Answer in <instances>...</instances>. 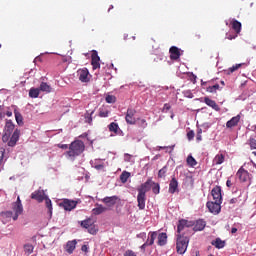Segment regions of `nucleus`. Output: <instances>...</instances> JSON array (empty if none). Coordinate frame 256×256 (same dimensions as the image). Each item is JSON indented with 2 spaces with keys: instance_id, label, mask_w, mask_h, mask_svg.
<instances>
[{
  "instance_id": "09e8293b",
  "label": "nucleus",
  "mask_w": 256,
  "mask_h": 256,
  "mask_svg": "<svg viewBox=\"0 0 256 256\" xmlns=\"http://www.w3.org/2000/svg\"><path fill=\"white\" fill-rule=\"evenodd\" d=\"M249 145L251 149H256V139L255 138H250L249 139Z\"/></svg>"
},
{
  "instance_id": "6ab92c4d",
  "label": "nucleus",
  "mask_w": 256,
  "mask_h": 256,
  "mask_svg": "<svg viewBox=\"0 0 256 256\" xmlns=\"http://www.w3.org/2000/svg\"><path fill=\"white\" fill-rule=\"evenodd\" d=\"M145 201H147V194H141L138 192L137 203L138 209H140V211H143V209H145Z\"/></svg>"
},
{
  "instance_id": "473e14b6",
  "label": "nucleus",
  "mask_w": 256,
  "mask_h": 256,
  "mask_svg": "<svg viewBox=\"0 0 256 256\" xmlns=\"http://www.w3.org/2000/svg\"><path fill=\"white\" fill-rule=\"evenodd\" d=\"M129 177H131V173L127 171H123L120 175L121 183H127V181L129 180Z\"/></svg>"
},
{
  "instance_id": "37998d69",
  "label": "nucleus",
  "mask_w": 256,
  "mask_h": 256,
  "mask_svg": "<svg viewBox=\"0 0 256 256\" xmlns=\"http://www.w3.org/2000/svg\"><path fill=\"white\" fill-rule=\"evenodd\" d=\"M33 249L34 247L31 244L24 245V251L25 253H28V255H31V253H33Z\"/></svg>"
},
{
  "instance_id": "4d7b16f0",
  "label": "nucleus",
  "mask_w": 256,
  "mask_h": 256,
  "mask_svg": "<svg viewBox=\"0 0 256 256\" xmlns=\"http://www.w3.org/2000/svg\"><path fill=\"white\" fill-rule=\"evenodd\" d=\"M105 166L103 164H98L95 166V169H97L98 171H100L101 169H104Z\"/></svg>"
},
{
  "instance_id": "b1692460",
  "label": "nucleus",
  "mask_w": 256,
  "mask_h": 256,
  "mask_svg": "<svg viewBox=\"0 0 256 256\" xmlns=\"http://www.w3.org/2000/svg\"><path fill=\"white\" fill-rule=\"evenodd\" d=\"M204 103H206L208 107L214 109V111H221V108L219 107L217 102H215V100L210 99L209 97H204Z\"/></svg>"
},
{
  "instance_id": "8fccbe9b",
  "label": "nucleus",
  "mask_w": 256,
  "mask_h": 256,
  "mask_svg": "<svg viewBox=\"0 0 256 256\" xmlns=\"http://www.w3.org/2000/svg\"><path fill=\"white\" fill-rule=\"evenodd\" d=\"M237 33L236 34H226V39H228L229 41H233V39H237Z\"/></svg>"
},
{
  "instance_id": "de8ad7c7",
  "label": "nucleus",
  "mask_w": 256,
  "mask_h": 256,
  "mask_svg": "<svg viewBox=\"0 0 256 256\" xmlns=\"http://www.w3.org/2000/svg\"><path fill=\"white\" fill-rule=\"evenodd\" d=\"M195 138V132L190 130L188 133H187V139L188 141H193V139Z\"/></svg>"
},
{
  "instance_id": "7c9ffc66",
  "label": "nucleus",
  "mask_w": 256,
  "mask_h": 256,
  "mask_svg": "<svg viewBox=\"0 0 256 256\" xmlns=\"http://www.w3.org/2000/svg\"><path fill=\"white\" fill-rule=\"evenodd\" d=\"M40 91L44 93H51L52 88L47 84V82H42L39 87Z\"/></svg>"
},
{
  "instance_id": "603ef678",
  "label": "nucleus",
  "mask_w": 256,
  "mask_h": 256,
  "mask_svg": "<svg viewBox=\"0 0 256 256\" xmlns=\"http://www.w3.org/2000/svg\"><path fill=\"white\" fill-rule=\"evenodd\" d=\"M137 238L145 240L147 239V233L141 232L140 234H137Z\"/></svg>"
},
{
  "instance_id": "a18cd8bd",
  "label": "nucleus",
  "mask_w": 256,
  "mask_h": 256,
  "mask_svg": "<svg viewBox=\"0 0 256 256\" xmlns=\"http://www.w3.org/2000/svg\"><path fill=\"white\" fill-rule=\"evenodd\" d=\"M139 127H141L142 129H145L147 127V120L145 119H140L138 122Z\"/></svg>"
},
{
  "instance_id": "c756f323",
  "label": "nucleus",
  "mask_w": 256,
  "mask_h": 256,
  "mask_svg": "<svg viewBox=\"0 0 256 256\" xmlns=\"http://www.w3.org/2000/svg\"><path fill=\"white\" fill-rule=\"evenodd\" d=\"M105 211H107V208L103 205H98V207L93 208L92 210L93 215H101V213H105Z\"/></svg>"
},
{
  "instance_id": "6e6552de",
  "label": "nucleus",
  "mask_w": 256,
  "mask_h": 256,
  "mask_svg": "<svg viewBox=\"0 0 256 256\" xmlns=\"http://www.w3.org/2000/svg\"><path fill=\"white\" fill-rule=\"evenodd\" d=\"M135 113H137L136 109L128 108L125 116V121L128 125H135L137 120L135 119Z\"/></svg>"
},
{
  "instance_id": "0eeeda50",
  "label": "nucleus",
  "mask_w": 256,
  "mask_h": 256,
  "mask_svg": "<svg viewBox=\"0 0 256 256\" xmlns=\"http://www.w3.org/2000/svg\"><path fill=\"white\" fill-rule=\"evenodd\" d=\"M152 187L153 180L149 178L145 183L141 184L140 187L137 188V191L142 195H147V192L151 191Z\"/></svg>"
},
{
  "instance_id": "0e129e2a",
  "label": "nucleus",
  "mask_w": 256,
  "mask_h": 256,
  "mask_svg": "<svg viewBox=\"0 0 256 256\" xmlns=\"http://www.w3.org/2000/svg\"><path fill=\"white\" fill-rule=\"evenodd\" d=\"M6 115H7V117H11V116L13 115V112L7 111V112H6Z\"/></svg>"
},
{
  "instance_id": "a211bd4d",
  "label": "nucleus",
  "mask_w": 256,
  "mask_h": 256,
  "mask_svg": "<svg viewBox=\"0 0 256 256\" xmlns=\"http://www.w3.org/2000/svg\"><path fill=\"white\" fill-rule=\"evenodd\" d=\"M239 121H241V115H236L232 117L229 121L226 122L227 129H233V127H237L239 125Z\"/></svg>"
},
{
  "instance_id": "f257e3e1",
  "label": "nucleus",
  "mask_w": 256,
  "mask_h": 256,
  "mask_svg": "<svg viewBox=\"0 0 256 256\" xmlns=\"http://www.w3.org/2000/svg\"><path fill=\"white\" fill-rule=\"evenodd\" d=\"M20 135L21 130H15V124H13V121L7 120L4 127V134L2 135L3 143H8V147H15L17 145V141H19Z\"/></svg>"
},
{
  "instance_id": "58836bf2",
  "label": "nucleus",
  "mask_w": 256,
  "mask_h": 256,
  "mask_svg": "<svg viewBox=\"0 0 256 256\" xmlns=\"http://www.w3.org/2000/svg\"><path fill=\"white\" fill-rule=\"evenodd\" d=\"M14 113H15V119L18 125L23 126V115H21V113L19 112H14Z\"/></svg>"
},
{
  "instance_id": "f3484780",
  "label": "nucleus",
  "mask_w": 256,
  "mask_h": 256,
  "mask_svg": "<svg viewBox=\"0 0 256 256\" xmlns=\"http://www.w3.org/2000/svg\"><path fill=\"white\" fill-rule=\"evenodd\" d=\"M236 177H238V179H240V181H242V183H245L249 179V172L247 170H245V168L241 167L238 170Z\"/></svg>"
},
{
  "instance_id": "393cba45",
  "label": "nucleus",
  "mask_w": 256,
  "mask_h": 256,
  "mask_svg": "<svg viewBox=\"0 0 256 256\" xmlns=\"http://www.w3.org/2000/svg\"><path fill=\"white\" fill-rule=\"evenodd\" d=\"M75 247H77V240L68 241L66 244V251L71 255L73 251H75Z\"/></svg>"
},
{
  "instance_id": "cd10ccee",
  "label": "nucleus",
  "mask_w": 256,
  "mask_h": 256,
  "mask_svg": "<svg viewBox=\"0 0 256 256\" xmlns=\"http://www.w3.org/2000/svg\"><path fill=\"white\" fill-rule=\"evenodd\" d=\"M232 29L235 31L236 35H239L241 33V22L232 20Z\"/></svg>"
},
{
  "instance_id": "a19ab883",
  "label": "nucleus",
  "mask_w": 256,
  "mask_h": 256,
  "mask_svg": "<svg viewBox=\"0 0 256 256\" xmlns=\"http://www.w3.org/2000/svg\"><path fill=\"white\" fill-rule=\"evenodd\" d=\"M187 164L190 167H195V165H197V160H195V158L193 156H188L187 157Z\"/></svg>"
},
{
  "instance_id": "5701e85b",
  "label": "nucleus",
  "mask_w": 256,
  "mask_h": 256,
  "mask_svg": "<svg viewBox=\"0 0 256 256\" xmlns=\"http://www.w3.org/2000/svg\"><path fill=\"white\" fill-rule=\"evenodd\" d=\"M156 239H158L157 245H159V247L167 245V233L162 232L160 234H157Z\"/></svg>"
},
{
  "instance_id": "680f3d73",
  "label": "nucleus",
  "mask_w": 256,
  "mask_h": 256,
  "mask_svg": "<svg viewBox=\"0 0 256 256\" xmlns=\"http://www.w3.org/2000/svg\"><path fill=\"white\" fill-rule=\"evenodd\" d=\"M230 203H231V204L237 203V198H232V199L230 200Z\"/></svg>"
},
{
  "instance_id": "c85d7f7f",
  "label": "nucleus",
  "mask_w": 256,
  "mask_h": 256,
  "mask_svg": "<svg viewBox=\"0 0 256 256\" xmlns=\"http://www.w3.org/2000/svg\"><path fill=\"white\" fill-rule=\"evenodd\" d=\"M39 93H41V90L39 88H31L29 90V97L32 99H37L39 97Z\"/></svg>"
},
{
  "instance_id": "4be33fe9",
  "label": "nucleus",
  "mask_w": 256,
  "mask_h": 256,
  "mask_svg": "<svg viewBox=\"0 0 256 256\" xmlns=\"http://www.w3.org/2000/svg\"><path fill=\"white\" fill-rule=\"evenodd\" d=\"M119 200V197L117 196H110V197H105L102 199V203H105V205H108V207H113Z\"/></svg>"
},
{
  "instance_id": "412c9836",
  "label": "nucleus",
  "mask_w": 256,
  "mask_h": 256,
  "mask_svg": "<svg viewBox=\"0 0 256 256\" xmlns=\"http://www.w3.org/2000/svg\"><path fill=\"white\" fill-rule=\"evenodd\" d=\"M1 219H2V223H4V225L6 223H9V221H11V219H13V212L12 211H4L0 213Z\"/></svg>"
},
{
  "instance_id": "f03ea898",
  "label": "nucleus",
  "mask_w": 256,
  "mask_h": 256,
  "mask_svg": "<svg viewBox=\"0 0 256 256\" xmlns=\"http://www.w3.org/2000/svg\"><path fill=\"white\" fill-rule=\"evenodd\" d=\"M83 151H85V143L81 140H75L69 145L68 150L64 153V155L70 161H75V159H77V157H79Z\"/></svg>"
},
{
  "instance_id": "338daca9",
  "label": "nucleus",
  "mask_w": 256,
  "mask_h": 256,
  "mask_svg": "<svg viewBox=\"0 0 256 256\" xmlns=\"http://www.w3.org/2000/svg\"><path fill=\"white\" fill-rule=\"evenodd\" d=\"M129 34H124V40L127 41Z\"/></svg>"
},
{
  "instance_id": "c03bdc74",
  "label": "nucleus",
  "mask_w": 256,
  "mask_h": 256,
  "mask_svg": "<svg viewBox=\"0 0 256 256\" xmlns=\"http://www.w3.org/2000/svg\"><path fill=\"white\" fill-rule=\"evenodd\" d=\"M115 101H117V98L114 95L106 96V103H115Z\"/></svg>"
},
{
  "instance_id": "a878e982",
  "label": "nucleus",
  "mask_w": 256,
  "mask_h": 256,
  "mask_svg": "<svg viewBox=\"0 0 256 256\" xmlns=\"http://www.w3.org/2000/svg\"><path fill=\"white\" fill-rule=\"evenodd\" d=\"M207 223L203 219H199L196 221L194 225V231H203L205 229Z\"/></svg>"
},
{
  "instance_id": "6e6d98bb",
  "label": "nucleus",
  "mask_w": 256,
  "mask_h": 256,
  "mask_svg": "<svg viewBox=\"0 0 256 256\" xmlns=\"http://www.w3.org/2000/svg\"><path fill=\"white\" fill-rule=\"evenodd\" d=\"M81 251H83V253H88L89 247L84 244V245H82V247H81Z\"/></svg>"
},
{
  "instance_id": "f8f14e48",
  "label": "nucleus",
  "mask_w": 256,
  "mask_h": 256,
  "mask_svg": "<svg viewBox=\"0 0 256 256\" xmlns=\"http://www.w3.org/2000/svg\"><path fill=\"white\" fill-rule=\"evenodd\" d=\"M169 53H170V59L172 61H177V59H179L181 55H183V51H181V49H179L177 46L170 47Z\"/></svg>"
},
{
  "instance_id": "e2e57ef3",
  "label": "nucleus",
  "mask_w": 256,
  "mask_h": 256,
  "mask_svg": "<svg viewBox=\"0 0 256 256\" xmlns=\"http://www.w3.org/2000/svg\"><path fill=\"white\" fill-rule=\"evenodd\" d=\"M201 139H202L201 135H200V134H197V136H196V141H201Z\"/></svg>"
},
{
  "instance_id": "79ce46f5",
  "label": "nucleus",
  "mask_w": 256,
  "mask_h": 256,
  "mask_svg": "<svg viewBox=\"0 0 256 256\" xmlns=\"http://www.w3.org/2000/svg\"><path fill=\"white\" fill-rule=\"evenodd\" d=\"M93 113H95V110H92L90 113L87 112L85 118L87 119V123L91 125L93 123Z\"/></svg>"
},
{
  "instance_id": "e433bc0d",
  "label": "nucleus",
  "mask_w": 256,
  "mask_h": 256,
  "mask_svg": "<svg viewBox=\"0 0 256 256\" xmlns=\"http://www.w3.org/2000/svg\"><path fill=\"white\" fill-rule=\"evenodd\" d=\"M167 176V166H164L163 168H161L158 172V178L159 179H163Z\"/></svg>"
},
{
  "instance_id": "aec40b11",
  "label": "nucleus",
  "mask_w": 256,
  "mask_h": 256,
  "mask_svg": "<svg viewBox=\"0 0 256 256\" xmlns=\"http://www.w3.org/2000/svg\"><path fill=\"white\" fill-rule=\"evenodd\" d=\"M177 189H179V182L177 181V178L173 177L169 183V193L173 195L177 193Z\"/></svg>"
},
{
  "instance_id": "20e7f679",
  "label": "nucleus",
  "mask_w": 256,
  "mask_h": 256,
  "mask_svg": "<svg viewBox=\"0 0 256 256\" xmlns=\"http://www.w3.org/2000/svg\"><path fill=\"white\" fill-rule=\"evenodd\" d=\"M80 225L81 227H83V229H87L90 235H97V231H99V229H97V226L95 225V221L92 218L81 221Z\"/></svg>"
},
{
  "instance_id": "4c0bfd02",
  "label": "nucleus",
  "mask_w": 256,
  "mask_h": 256,
  "mask_svg": "<svg viewBox=\"0 0 256 256\" xmlns=\"http://www.w3.org/2000/svg\"><path fill=\"white\" fill-rule=\"evenodd\" d=\"M153 187H152V192L154 193V195H159L160 191H161V186H159V183H152Z\"/></svg>"
},
{
  "instance_id": "dca6fc26",
  "label": "nucleus",
  "mask_w": 256,
  "mask_h": 256,
  "mask_svg": "<svg viewBox=\"0 0 256 256\" xmlns=\"http://www.w3.org/2000/svg\"><path fill=\"white\" fill-rule=\"evenodd\" d=\"M45 197V192L43 190H36L31 194V199H34L38 203H43Z\"/></svg>"
},
{
  "instance_id": "ddd939ff",
  "label": "nucleus",
  "mask_w": 256,
  "mask_h": 256,
  "mask_svg": "<svg viewBox=\"0 0 256 256\" xmlns=\"http://www.w3.org/2000/svg\"><path fill=\"white\" fill-rule=\"evenodd\" d=\"M189 227H193V222H189L185 219L179 220L178 225H177L178 235H181V231H185V229H187Z\"/></svg>"
},
{
  "instance_id": "423d86ee",
  "label": "nucleus",
  "mask_w": 256,
  "mask_h": 256,
  "mask_svg": "<svg viewBox=\"0 0 256 256\" xmlns=\"http://www.w3.org/2000/svg\"><path fill=\"white\" fill-rule=\"evenodd\" d=\"M155 239H157V231L149 232L146 242L140 247V249L145 253V249H147V247H151V245L155 243Z\"/></svg>"
},
{
  "instance_id": "72a5a7b5",
  "label": "nucleus",
  "mask_w": 256,
  "mask_h": 256,
  "mask_svg": "<svg viewBox=\"0 0 256 256\" xmlns=\"http://www.w3.org/2000/svg\"><path fill=\"white\" fill-rule=\"evenodd\" d=\"M45 203H46V207L50 213V217L51 215H53V204L51 203V199H49L47 196H45L44 199Z\"/></svg>"
},
{
  "instance_id": "bb28decb",
  "label": "nucleus",
  "mask_w": 256,
  "mask_h": 256,
  "mask_svg": "<svg viewBox=\"0 0 256 256\" xmlns=\"http://www.w3.org/2000/svg\"><path fill=\"white\" fill-rule=\"evenodd\" d=\"M211 245L216 247V249H223L225 247V241L221 240V238H216L211 242Z\"/></svg>"
},
{
  "instance_id": "2eb2a0df",
  "label": "nucleus",
  "mask_w": 256,
  "mask_h": 256,
  "mask_svg": "<svg viewBox=\"0 0 256 256\" xmlns=\"http://www.w3.org/2000/svg\"><path fill=\"white\" fill-rule=\"evenodd\" d=\"M77 75L79 81L82 83H89V70H87V68L79 69Z\"/></svg>"
},
{
  "instance_id": "5fc2aeb1",
  "label": "nucleus",
  "mask_w": 256,
  "mask_h": 256,
  "mask_svg": "<svg viewBox=\"0 0 256 256\" xmlns=\"http://www.w3.org/2000/svg\"><path fill=\"white\" fill-rule=\"evenodd\" d=\"M57 147H59V149H64V150L69 149V145L67 144H57Z\"/></svg>"
},
{
  "instance_id": "bf43d9fd",
  "label": "nucleus",
  "mask_w": 256,
  "mask_h": 256,
  "mask_svg": "<svg viewBox=\"0 0 256 256\" xmlns=\"http://www.w3.org/2000/svg\"><path fill=\"white\" fill-rule=\"evenodd\" d=\"M226 185L227 187H232L233 183L231 182V180H227Z\"/></svg>"
},
{
  "instance_id": "4468645a",
  "label": "nucleus",
  "mask_w": 256,
  "mask_h": 256,
  "mask_svg": "<svg viewBox=\"0 0 256 256\" xmlns=\"http://www.w3.org/2000/svg\"><path fill=\"white\" fill-rule=\"evenodd\" d=\"M99 61H101V58L99 57L97 50H93L91 55V65L93 69H99L101 67Z\"/></svg>"
},
{
  "instance_id": "2f4dec72",
  "label": "nucleus",
  "mask_w": 256,
  "mask_h": 256,
  "mask_svg": "<svg viewBox=\"0 0 256 256\" xmlns=\"http://www.w3.org/2000/svg\"><path fill=\"white\" fill-rule=\"evenodd\" d=\"M243 64H235L234 66L225 70L226 75H231V73H235L238 69H241Z\"/></svg>"
},
{
  "instance_id": "9b49d317",
  "label": "nucleus",
  "mask_w": 256,
  "mask_h": 256,
  "mask_svg": "<svg viewBox=\"0 0 256 256\" xmlns=\"http://www.w3.org/2000/svg\"><path fill=\"white\" fill-rule=\"evenodd\" d=\"M211 195L215 202L223 203V196L221 195V186H215L211 191Z\"/></svg>"
},
{
  "instance_id": "1a4fd4ad",
  "label": "nucleus",
  "mask_w": 256,
  "mask_h": 256,
  "mask_svg": "<svg viewBox=\"0 0 256 256\" xmlns=\"http://www.w3.org/2000/svg\"><path fill=\"white\" fill-rule=\"evenodd\" d=\"M221 203L222 202H207L206 206L209 209L210 213L214 215H219L221 213Z\"/></svg>"
},
{
  "instance_id": "c9c22d12",
  "label": "nucleus",
  "mask_w": 256,
  "mask_h": 256,
  "mask_svg": "<svg viewBox=\"0 0 256 256\" xmlns=\"http://www.w3.org/2000/svg\"><path fill=\"white\" fill-rule=\"evenodd\" d=\"M108 129L112 133H117V131H119V124H117L115 122H112V123L109 124Z\"/></svg>"
},
{
  "instance_id": "864d4df0",
  "label": "nucleus",
  "mask_w": 256,
  "mask_h": 256,
  "mask_svg": "<svg viewBox=\"0 0 256 256\" xmlns=\"http://www.w3.org/2000/svg\"><path fill=\"white\" fill-rule=\"evenodd\" d=\"M124 256H137V254H135V252H133V250H127L124 253Z\"/></svg>"
},
{
  "instance_id": "39448f33",
  "label": "nucleus",
  "mask_w": 256,
  "mask_h": 256,
  "mask_svg": "<svg viewBox=\"0 0 256 256\" xmlns=\"http://www.w3.org/2000/svg\"><path fill=\"white\" fill-rule=\"evenodd\" d=\"M13 221L19 219V215H23V204L21 203V197H17L16 202L12 203Z\"/></svg>"
},
{
  "instance_id": "69168bd1",
  "label": "nucleus",
  "mask_w": 256,
  "mask_h": 256,
  "mask_svg": "<svg viewBox=\"0 0 256 256\" xmlns=\"http://www.w3.org/2000/svg\"><path fill=\"white\" fill-rule=\"evenodd\" d=\"M236 232H237V228H232V229H231V233H232V234H235Z\"/></svg>"
},
{
  "instance_id": "49530a36",
  "label": "nucleus",
  "mask_w": 256,
  "mask_h": 256,
  "mask_svg": "<svg viewBox=\"0 0 256 256\" xmlns=\"http://www.w3.org/2000/svg\"><path fill=\"white\" fill-rule=\"evenodd\" d=\"M5 157V148H0V167L3 165V158Z\"/></svg>"
},
{
  "instance_id": "774afa93",
  "label": "nucleus",
  "mask_w": 256,
  "mask_h": 256,
  "mask_svg": "<svg viewBox=\"0 0 256 256\" xmlns=\"http://www.w3.org/2000/svg\"><path fill=\"white\" fill-rule=\"evenodd\" d=\"M201 133H203V130L199 129L197 135H201Z\"/></svg>"
},
{
  "instance_id": "ea45409f",
  "label": "nucleus",
  "mask_w": 256,
  "mask_h": 256,
  "mask_svg": "<svg viewBox=\"0 0 256 256\" xmlns=\"http://www.w3.org/2000/svg\"><path fill=\"white\" fill-rule=\"evenodd\" d=\"M109 110L107 108H100L99 109V117L105 118L109 117Z\"/></svg>"
},
{
  "instance_id": "3c124183",
  "label": "nucleus",
  "mask_w": 256,
  "mask_h": 256,
  "mask_svg": "<svg viewBox=\"0 0 256 256\" xmlns=\"http://www.w3.org/2000/svg\"><path fill=\"white\" fill-rule=\"evenodd\" d=\"M206 91L207 93H217V90H215L214 86H208Z\"/></svg>"
},
{
  "instance_id": "9d476101",
  "label": "nucleus",
  "mask_w": 256,
  "mask_h": 256,
  "mask_svg": "<svg viewBox=\"0 0 256 256\" xmlns=\"http://www.w3.org/2000/svg\"><path fill=\"white\" fill-rule=\"evenodd\" d=\"M60 207H63L65 211H73L75 207H77V201L64 199L62 203H60Z\"/></svg>"
},
{
  "instance_id": "13d9d810",
  "label": "nucleus",
  "mask_w": 256,
  "mask_h": 256,
  "mask_svg": "<svg viewBox=\"0 0 256 256\" xmlns=\"http://www.w3.org/2000/svg\"><path fill=\"white\" fill-rule=\"evenodd\" d=\"M169 109H171V105H169V104H164L163 110H164V111H169Z\"/></svg>"
},
{
  "instance_id": "7ed1b4c3",
  "label": "nucleus",
  "mask_w": 256,
  "mask_h": 256,
  "mask_svg": "<svg viewBox=\"0 0 256 256\" xmlns=\"http://www.w3.org/2000/svg\"><path fill=\"white\" fill-rule=\"evenodd\" d=\"M187 247H189V237L183 234H177L176 240V251L179 255H185L187 251Z\"/></svg>"
},
{
  "instance_id": "052dcab7",
  "label": "nucleus",
  "mask_w": 256,
  "mask_h": 256,
  "mask_svg": "<svg viewBox=\"0 0 256 256\" xmlns=\"http://www.w3.org/2000/svg\"><path fill=\"white\" fill-rule=\"evenodd\" d=\"M213 87H214V89H215L216 91H219V89H220L219 84H215V85H213Z\"/></svg>"
},
{
  "instance_id": "f704fd0d",
  "label": "nucleus",
  "mask_w": 256,
  "mask_h": 256,
  "mask_svg": "<svg viewBox=\"0 0 256 256\" xmlns=\"http://www.w3.org/2000/svg\"><path fill=\"white\" fill-rule=\"evenodd\" d=\"M225 161V155L223 154H218L214 158V163L216 165H221Z\"/></svg>"
}]
</instances>
